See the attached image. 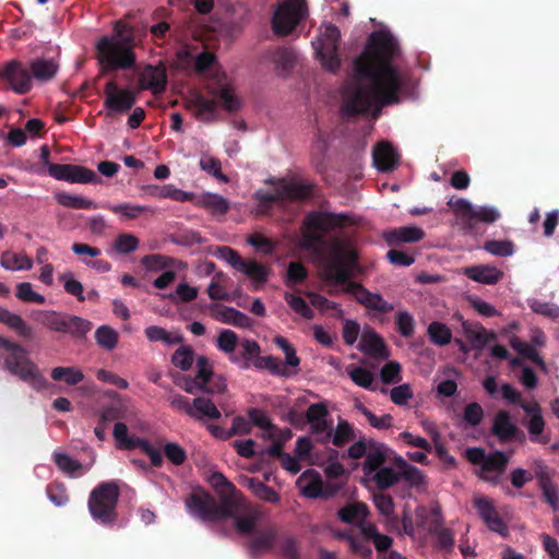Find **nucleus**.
<instances>
[{
    "label": "nucleus",
    "mask_w": 559,
    "mask_h": 559,
    "mask_svg": "<svg viewBox=\"0 0 559 559\" xmlns=\"http://www.w3.org/2000/svg\"><path fill=\"white\" fill-rule=\"evenodd\" d=\"M508 462V455L503 452L495 451L486 455L477 474L481 479L496 485L500 481Z\"/></svg>",
    "instance_id": "412c9836"
},
{
    "label": "nucleus",
    "mask_w": 559,
    "mask_h": 559,
    "mask_svg": "<svg viewBox=\"0 0 559 559\" xmlns=\"http://www.w3.org/2000/svg\"><path fill=\"white\" fill-rule=\"evenodd\" d=\"M112 436L117 441L119 449L130 450L140 448L151 460L152 465L160 466L163 455L158 449L153 447L147 440L128 435V427L124 423L118 421L114 426Z\"/></svg>",
    "instance_id": "ddd939ff"
},
{
    "label": "nucleus",
    "mask_w": 559,
    "mask_h": 559,
    "mask_svg": "<svg viewBox=\"0 0 559 559\" xmlns=\"http://www.w3.org/2000/svg\"><path fill=\"white\" fill-rule=\"evenodd\" d=\"M139 85L141 90H147L155 95L162 94L167 86L166 68L162 63L146 66L140 74Z\"/></svg>",
    "instance_id": "5701e85b"
},
{
    "label": "nucleus",
    "mask_w": 559,
    "mask_h": 559,
    "mask_svg": "<svg viewBox=\"0 0 559 559\" xmlns=\"http://www.w3.org/2000/svg\"><path fill=\"white\" fill-rule=\"evenodd\" d=\"M199 166H200V168L203 171L212 175L218 181L225 182V183L229 181V178L222 173V170H221V167H222L221 162L216 157L203 154L200 157Z\"/></svg>",
    "instance_id": "bf43d9fd"
},
{
    "label": "nucleus",
    "mask_w": 559,
    "mask_h": 559,
    "mask_svg": "<svg viewBox=\"0 0 559 559\" xmlns=\"http://www.w3.org/2000/svg\"><path fill=\"white\" fill-rule=\"evenodd\" d=\"M104 420H119L124 419L131 425H138L141 429L144 425L139 419V413L134 407H130L126 402L118 400L110 406L105 408L102 413Z\"/></svg>",
    "instance_id": "cd10ccee"
},
{
    "label": "nucleus",
    "mask_w": 559,
    "mask_h": 559,
    "mask_svg": "<svg viewBox=\"0 0 559 559\" xmlns=\"http://www.w3.org/2000/svg\"><path fill=\"white\" fill-rule=\"evenodd\" d=\"M119 334L109 325H100L95 331V340L99 347L105 350H112L118 344Z\"/></svg>",
    "instance_id": "5fc2aeb1"
},
{
    "label": "nucleus",
    "mask_w": 559,
    "mask_h": 559,
    "mask_svg": "<svg viewBox=\"0 0 559 559\" xmlns=\"http://www.w3.org/2000/svg\"><path fill=\"white\" fill-rule=\"evenodd\" d=\"M151 342H162L167 346L176 345L182 342V335L178 331H167L158 325H150L144 331Z\"/></svg>",
    "instance_id": "58836bf2"
},
{
    "label": "nucleus",
    "mask_w": 559,
    "mask_h": 559,
    "mask_svg": "<svg viewBox=\"0 0 559 559\" xmlns=\"http://www.w3.org/2000/svg\"><path fill=\"white\" fill-rule=\"evenodd\" d=\"M114 31L112 35L100 37L96 44L102 69L103 71L131 69L136 62L133 51V31L122 21L115 23Z\"/></svg>",
    "instance_id": "20e7f679"
},
{
    "label": "nucleus",
    "mask_w": 559,
    "mask_h": 559,
    "mask_svg": "<svg viewBox=\"0 0 559 559\" xmlns=\"http://www.w3.org/2000/svg\"><path fill=\"white\" fill-rule=\"evenodd\" d=\"M48 174L56 180L70 183H92L98 181L95 171L72 164H48Z\"/></svg>",
    "instance_id": "dca6fc26"
},
{
    "label": "nucleus",
    "mask_w": 559,
    "mask_h": 559,
    "mask_svg": "<svg viewBox=\"0 0 559 559\" xmlns=\"http://www.w3.org/2000/svg\"><path fill=\"white\" fill-rule=\"evenodd\" d=\"M239 343L238 335L233 330H222L216 340L217 348L229 357L234 356L236 346Z\"/></svg>",
    "instance_id": "69168bd1"
},
{
    "label": "nucleus",
    "mask_w": 559,
    "mask_h": 559,
    "mask_svg": "<svg viewBox=\"0 0 559 559\" xmlns=\"http://www.w3.org/2000/svg\"><path fill=\"white\" fill-rule=\"evenodd\" d=\"M274 344L284 353L285 355V365L286 368L293 367L297 368L300 364V359L296 355V349L294 346L283 336H276L274 338Z\"/></svg>",
    "instance_id": "338daca9"
},
{
    "label": "nucleus",
    "mask_w": 559,
    "mask_h": 559,
    "mask_svg": "<svg viewBox=\"0 0 559 559\" xmlns=\"http://www.w3.org/2000/svg\"><path fill=\"white\" fill-rule=\"evenodd\" d=\"M271 59L277 73L285 75L293 69L297 60V53L293 49L282 47L272 52Z\"/></svg>",
    "instance_id": "4c0bfd02"
},
{
    "label": "nucleus",
    "mask_w": 559,
    "mask_h": 559,
    "mask_svg": "<svg viewBox=\"0 0 559 559\" xmlns=\"http://www.w3.org/2000/svg\"><path fill=\"white\" fill-rule=\"evenodd\" d=\"M376 450L383 452L388 450V447L384 443L374 441L372 439L359 440L348 448L347 453L352 459H359L365 456V461H368L369 455L376 452Z\"/></svg>",
    "instance_id": "e433bc0d"
},
{
    "label": "nucleus",
    "mask_w": 559,
    "mask_h": 559,
    "mask_svg": "<svg viewBox=\"0 0 559 559\" xmlns=\"http://www.w3.org/2000/svg\"><path fill=\"white\" fill-rule=\"evenodd\" d=\"M448 205L453 209L466 231H473L475 223L492 224L501 217L500 211L496 206H477L465 198H451L448 201Z\"/></svg>",
    "instance_id": "1a4fd4ad"
},
{
    "label": "nucleus",
    "mask_w": 559,
    "mask_h": 559,
    "mask_svg": "<svg viewBox=\"0 0 559 559\" xmlns=\"http://www.w3.org/2000/svg\"><path fill=\"white\" fill-rule=\"evenodd\" d=\"M474 507L476 508L479 516L485 522L486 526L500 535H507L508 528L504 522L498 514L497 509L492 502L484 497H477L474 499Z\"/></svg>",
    "instance_id": "b1692460"
},
{
    "label": "nucleus",
    "mask_w": 559,
    "mask_h": 559,
    "mask_svg": "<svg viewBox=\"0 0 559 559\" xmlns=\"http://www.w3.org/2000/svg\"><path fill=\"white\" fill-rule=\"evenodd\" d=\"M207 93L217 99L228 114L238 112L243 107V99L224 74H216L215 82L207 85Z\"/></svg>",
    "instance_id": "4468645a"
},
{
    "label": "nucleus",
    "mask_w": 559,
    "mask_h": 559,
    "mask_svg": "<svg viewBox=\"0 0 559 559\" xmlns=\"http://www.w3.org/2000/svg\"><path fill=\"white\" fill-rule=\"evenodd\" d=\"M347 373L352 381L364 389L374 391L378 388V382L374 374L361 367H350L347 369Z\"/></svg>",
    "instance_id": "a18cd8bd"
},
{
    "label": "nucleus",
    "mask_w": 559,
    "mask_h": 559,
    "mask_svg": "<svg viewBox=\"0 0 559 559\" xmlns=\"http://www.w3.org/2000/svg\"><path fill=\"white\" fill-rule=\"evenodd\" d=\"M194 361V352L188 345H182L176 349L171 357V364L180 370H189Z\"/></svg>",
    "instance_id": "0e129e2a"
},
{
    "label": "nucleus",
    "mask_w": 559,
    "mask_h": 559,
    "mask_svg": "<svg viewBox=\"0 0 559 559\" xmlns=\"http://www.w3.org/2000/svg\"><path fill=\"white\" fill-rule=\"evenodd\" d=\"M400 48L385 28L369 35L365 50L354 59L342 91L344 116L370 114L377 118L384 106L397 104L406 73L397 59Z\"/></svg>",
    "instance_id": "f257e3e1"
},
{
    "label": "nucleus",
    "mask_w": 559,
    "mask_h": 559,
    "mask_svg": "<svg viewBox=\"0 0 559 559\" xmlns=\"http://www.w3.org/2000/svg\"><path fill=\"white\" fill-rule=\"evenodd\" d=\"M213 318L224 324H229L236 328L250 329L253 321L246 313L228 306L215 305L211 307Z\"/></svg>",
    "instance_id": "393cba45"
},
{
    "label": "nucleus",
    "mask_w": 559,
    "mask_h": 559,
    "mask_svg": "<svg viewBox=\"0 0 559 559\" xmlns=\"http://www.w3.org/2000/svg\"><path fill=\"white\" fill-rule=\"evenodd\" d=\"M104 105L109 112L122 114L132 108L135 104V94L126 88H119L114 81L106 83Z\"/></svg>",
    "instance_id": "f3484780"
},
{
    "label": "nucleus",
    "mask_w": 559,
    "mask_h": 559,
    "mask_svg": "<svg viewBox=\"0 0 559 559\" xmlns=\"http://www.w3.org/2000/svg\"><path fill=\"white\" fill-rule=\"evenodd\" d=\"M462 332L475 350L484 349L488 343L497 337L495 332L487 331L481 324L468 321L462 322Z\"/></svg>",
    "instance_id": "bb28decb"
},
{
    "label": "nucleus",
    "mask_w": 559,
    "mask_h": 559,
    "mask_svg": "<svg viewBox=\"0 0 559 559\" xmlns=\"http://www.w3.org/2000/svg\"><path fill=\"white\" fill-rule=\"evenodd\" d=\"M311 306L317 308L323 313H329L330 310H333L332 316L342 319L344 316V310L341 305L334 301L329 300L322 295L316 293L308 294Z\"/></svg>",
    "instance_id": "864d4df0"
},
{
    "label": "nucleus",
    "mask_w": 559,
    "mask_h": 559,
    "mask_svg": "<svg viewBox=\"0 0 559 559\" xmlns=\"http://www.w3.org/2000/svg\"><path fill=\"white\" fill-rule=\"evenodd\" d=\"M236 531L246 536H251L250 548L252 552H261L269 550L276 537L275 531L271 526H266L263 523V513L259 509V518L255 521L252 530L248 533Z\"/></svg>",
    "instance_id": "6ab92c4d"
},
{
    "label": "nucleus",
    "mask_w": 559,
    "mask_h": 559,
    "mask_svg": "<svg viewBox=\"0 0 559 559\" xmlns=\"http://www.w3.org/2000/svg\"><path fill=\"white\" fill-rule=\"evenodd\" d=\"M359 350L379 359H385L390 353L382 337L372 329H364L358 344Z\"/></svg>",
    "instance_id": "a878e982"
},
{
    "label": "nucleus",
    "mask_w": 559,
    "mask_h": 559,
    "mask_svg": "<svg viewBox=\"0 0 559 559\" xmlns=\"http://www.w3.org/2000/svg\"><path fill=\"white\" fill-rule=\"evenodd\" d=\"M372 159L378 170L391 171L399 164V154L389 142L382 141L373 148Z\"/></svg>",
    "instance_id": "c85d7f7f"
},
{
    "label": "nucleus",
    "mask_w": 559,
    "mask_h": 559,
    "mask_svg": "<svg viewBox=\"0 0 559 559\" xmlns=\"http://www.w3.org/2000/svg\"><path fill=\"white\" fill-rule=\"evenodd\" d=\"M393 461L399 464V480L401 478H405L412 485H420L424 481L421 472L417 467L407 463L404 457L393 455Z\"/></svg>",
    "instance_id": "09e8293b"
},
{
    "label": "nucleus",
    "mask_w": 559,
    "mask_h": 559,
    "mask_svg": "<svg viewBox=\"0 0 559 559\" xmlns=\"http://www.w3.org/2000/svg\"><path fill=\"white\" fill-rule=\"evenodd\" d=\"M51 378L55 381H63L69 385H75L83 381V372L75 367H56L51 370Z\"/></svg>",
    "instance_id": "6e6d98bb"
},
{
    "label": "nucleus",
    "mask_w": 559,
    "mask_h": 559,
    "mask_svg": "<svg viewBox=\"0 0 559 559\" xmlns=\"http://www.w3.org/2000/svg\"><path fill=\"white\" fill-rule=\"evenodd\" d=\"M425 237V231L415 225L402 226L385 234L389 245H397L400 242H417Z\"/></svg>",
    "instance_id": "473e14b6"
},
{
    "label": "nucleus",
    "mask_w": 559,
    "mask_h": 559,
    "mask_svg": "<svg viewBox=\"0 0 559 559\" xmlns=\"http://www.w3.org/2000/svg\"><path fill=\"white\" fill-rule=\"evenodd\" d=\"M66 313H59L56 311H41L36 320L51 331L63 333L66 330Z\"/></svg>",
    "instance_id": "4d7b16f0"
},
{
    "label": "nucleus",
    "mask_w": 559,
    "mask_h": 559,
    "mask_svg": "<svg viewBox=\"0 0 559 559\" xmlns=\"http://www.w3.org/2000/svg\"><path fill=\"white\" fill-rule=\"evenodd\" d=\"M0 357L3 358L4 369L32 389L44 391L48 388V381L21 345L0 336Z\"/></svg>",
    "instance_id": "39448f33"
},
{
    "label": "nucleus",
    "mask_w": 559,
    "mask_h": 559,
    "mask_svg": "<svg viewBox=\"0 0 559 559\" xmlns=\"http://www.w3.org/2000/svg\"><path fill=\"white\" fill-rule=\"evenodd\" d=\"M197 374L195 377L185 378L183 389L186 392L195 394L198 392H205L209 394H219L225 392L226 382L222 376L213 373L210 361L200 356L195 360Z\"/></svg>",
    "instance_id": "9d476101"
},
{
    "label": "nucleus",
    "mask_w": 559,
    "mask_h": 559,
    "mask_svg": "<svg viewBox=\"0 0 559 559\" xmlns=\"http://www.w3.org/2000/svg\"><path fill=\"white\" fill-rule=\"evenodd\" d=\"M211 483L219 490V501L204 491H194L186 499L188 513L201 522L233 518L239 532H250L259 518V508L246 503L241 493L222 473H213Z\"/></svg>",
    "instance_id": "7ed1b4c3"
},
{
    "label": "nucleus",
    "mask_w": 559,
    "mask_h": 559,
    "mask_svg": "<svg viewBox=\"0 0 559 559\" xmlns=\"http://www.w3.org/2000/svg\"><path fill=\"white\" fill-rule=\"evenodd\" d=\"M306 420L309 424L310 432L322 443L330 442L332 419L323 403L311 404L306 411Z\"/></svg>",
    "instance_id": "2eb2a0df"
},
{
    "label": "nucleus",
    "mask_w": 559,
    "mask_h": 559,
    "mask_svg": "<svg viewBox=\"0 0 559 559\" xmlns=\"http://www.w3.org/2000/svg\"><path fill=\"white\" fill-rule=\"evenodd\" d=\"M254 366L259 369H266L275 376L288 377L290 374L286 366L282 365L281 361L273 356L258 357L254 361Z\"/></svg>",
    "instance_id": "e2e57ef3"
},
{
    "label": "nucleus",
    "mask_w": 559,
    "mask_h": 559,
    "mask_svg": "<svg viewBox=\"0 0 559 559\" xmlns=\"http://www.w3.org/2000/svg\"><path fill=\"white\" fill-rule=\"evenodd\" d=\"M296 484L305 497L318 498L325 496L322 487L321 476L313 469L304 472L298 477Z\"/></svg>",
    "instance_id": "c756f323"
},
{
    "label": "nucleus",
    "mask_w": 559,
    "mask_h": 559,
    "mask_svg": "<svg viewBox=\"0 0 559 559\" xmlns=\"http://www.w3.org/2000/svg\"><path fill=\"white\" fill-rule=\"evenodd\" d=\"M0 78L7 81L16 94H25L32 87V75L28 69L16 60H12L3 67Z\"/></svg>",
    "instance_id": "a211bd4d"
},
{
    "label": "nucleus",
    "mask_w": 559,
    "mask_h": 559,
    "mask_svg": "<svg viewBox=\"0 0 559 559\" xmlns=\"http://www.w3.org/2000/svg\"><path fill=\"white\" fill-rule=\"evenodd\" d=\"M510 345L521 356L530 359L532 362L536 364L544 372H547V366L543 357L531 343H526L520 340L518 336H512L510 338Z\"/></svg>",
    "instance_id": "ea45409f"
},
{
    "label": "nucleus",
    "mask_w": 559,
    "mask_h": 559,
    "mask_svg": "<svg viewBox=\"0 0 559 559\" xmlns=\"http://www.w3.org/2000/svg\"><path fill=\"white\" fill-rule=\"evenodd\" d=\"M331 439L330 441L336 445L341 447L347 442H349L354 438V431L352 426L345 421L340 420L337 426L333 428L331 427Z\"/></svg>",
    "instance_id": "680f3d73"
},
{
    "label": "nucleus",
    "mask_w": 559,
    "mask_h": 559,
    "mask_svg": "<svg viewBox=\"0 0 559 559\" xmlns=\"http://www.w3.org/2000/svg\"><path fill=\"white\" fill-rule=\"evenodd\" d=\"M285 300L288 306L302 319L311 320L313 318L314 313L312 309L301 297L286 293Z\"/></svg>",
    "instance_id": "774afa93"
},
{
    "label": "nucleus",
    "mask_w": 559,
    "mask_h": 559,
    "mask_svg": "<svg viewBox=\"0 0 559 559\" xmlns=\"http://www.w3.org/2000/svg\"><path fill=\"white\" fill-rule=\"evenodd\" d=\"M340 31L336 26L326 23L320 27L319 35L312 40L316 57L323 70L335 73L341 67Z\"/></svg>",
    "instance_id": "0eeeda50"
},
{
    "label": "nucleus",
    "mask_w": 559,
    "mask_h": 559,
    "mask_svg": "<svg viewBox=\"0 0 559 559\" xmlns=\"http://www.w3.org/2000/svg\"><path fill=\"white\" fill-rule=\"evenodd\" d=\"M243 485L249 488L254 493V496L262 500L269 502H276L280 500V497L275 490L257 478L246 477L243 479Z\"/></svg>",
    "instance_id": "de8ad7c7"
},
{
    "label": "nucleus",
    "mask_w": 559,
    "mask_h": 559,
    "mask_svg": "<svg viewBox=\"0 0 559 559\" xmlns=\"http://www.w3.org/2000/svg\"><path fill=\"white\" fill-rule=\"evenodd\" d=\"M340 520L344 523L356 524L361 530L362 524H369L366 522L367 509L362 503H352L345 506L338 511Z\"/></svg>",
    "instance_id": "a19ab883"
},
{
    "label": "nucleus",
    "mask_w": 559,
    "mask_h": 559,
    "mask_svg": "<svg viewBox=\"0 0 559 559\" xmlns=\"http://www.w3.org/2000/svg\"><path fill=\"white\" fill-rule=\"evenodd\" d=\"M52 457L53 462L62 473L72 477L81 475L80 471L82 468V464L78 460L71 457L69 454L62 452H53Z\"/></svg>",
    "instance_id": "603ef678"
},
{
    "label": "nucleus",
    "mask_w": 559,
    "mask_h": 559,
    "mask_svg": "<svg viewBox=\"0 0 559 559\" xmlns=\"http://www.w3.org/2000/svg\"><path fill=\"white\" fill-rule=\"evenodd\" d=\"M55 198L60 205L66 207L85 210L97 209V203L81 195L59 192L55 195Z\"/></svg>",
    "instance_id": "49530a36"
},
{
    "label": "nucleus",
    "mask_w": 559,
    "mask_h": 559,
    "mask_svg": "<svg viewBox=\"0 0 559 559\" xmlns=\"http://www.w3.org/2000/svg\"><path fill=\"white\" fill-rule=\"evenodd\" d=\"M216 257L225 261L237 272L249 277L254 289H259L269 277V269L254 260H243L239 253L230 247H221L217 249Z\"/></svg>",
    "instance_id": "9b49d317"
},
{
    "label": "nucleus",
    "mask_w": 559,
    "mask_h": 559,
    "mask_svg": "<svg viewBox=\"0 0 559 559\" xmlns=\"http://www.w3.org/2000/svg\"><path fill=\"white\" fill-rule=\"evenodd\" d=\"M29 68L34 79L46 82L56 75L59 64L53 58L39 57L31 61Z\"/></svg>",
    "instance_id": "72a5a7b5"
},
{
    "label": "nucleus",
    "mask_w": 559,
    "mask_h": 559,
    "mask_svg": "<svg viewBox=\"0 0 559 559\" xmlns=\"http://www.w3.org/2000/svg\"><path fill=\"white\" fill-rule=\"evenodd\" d=\"M492 431L501 441H509L515 436L518 429L509 414L500 411L495 417Z\"/></svg>",
    "instance_id": "c9c22d12"
},
{
    "label": "nucleus",
    "mask_w": 559,
    "mask_h": 559,
    "mask_svg": "<svg viewBox=\"0 0 559 559\" xmlns=\"http://www.w3.org/2000/svg\"><path fill=\"white\" fill-rule=\"evenodd\" d=\"M307 15L305 0H281L272 19V27L275 34L285 36Z\"/></svg>",
    "instance_id": "f8f14e48"
},
{
    "label": "nucleus",
    "mask_w": 559,
    "mask_h": 559,
    "mask_svg": "<svg viewBox=\"0 0 559 559\" xmlns=\"http://www.w3.org/2000/svg\"><path fill=\"white\" fill-rule=\"evenodd\" d=\"M190 417L198 420H202L205 417L210 419H218L221 417V412L211 400L197 397L193 400L192 414Z\"/></svg>",
    "instance_id": "79ce46f5"
},
{
    "label": "nucleus",
    "mask_w": 559,
    "mask_h": 559,
    "mask_svg": "<svg viewBox=\"0 0 559 559\" xmlns=\"http://www.w3.org/2000/svg\"><path fill=\"white\" fill-rule=\"evenodd\" d=\"M141 262H142V265L147 271L158 272V271H165L167 269H170L174 265L175 260L169 257L155 253V254H148V255L143 257Z\"/></svg>",
    "instance_id": "052dcab7"
},
{
    "label": "nucleus",
    "mask_w": 559,
    "mask_h": 559,
    "mask_svg": "<svg viewBox=\"0 0 559 559\" xmlns=\"http://www.w3.org/2000/svg\"><path fill=\"white\" fill-rule=\"evenodd\" d=\"M63 333L74 337H84L92 329V322L78 316L67 314Z\"/></svg>",
    "instance_id": "3c124183"
},
{
    "label": "nucleus",
    "mask_w": 559,
    "mask_h": 559,
    "mask_svg": "<svg viewBox=\"0 0 559 559\" xmlns=\"http://www.w3.org/2000/svg\"><path fill=\"white\" fill-rule=\"evenodd\" d=\"M361 534L366 539L373 543L378 551L388 550L392 545V538L388 535L378 533V530L373 524H362Z\"/></svg>",
    "instance_id": "8fccbe9b"
},
{
    "label": "nucleus",
    "mask_w": 559,
    "mask_h": 559,
    "mask_svg": "<svg viewBox=\"0 0 559 559\" xmlns=\"http://www.w3.org/2000/svg\"><path fill=\"white\" fill-rule=\"evenodd\" d=\"M344 215L332 213H310L304 223L301 246L305 249L329 250V258L324 263V278L329 283L342 285L343 292L350 294L367 310L376 313H388L394 309L393 304L386 301L380 294L367 290L358 283L349 280L358 272L357 252L352 240L344 236H333L329 240L323 237L344 225Z\"/></svg>",
    "instance_id": "f03ea898"
},
{
    "label": "nucleus",
    "mask_w": 559,
    "mask_h": 559,
    "mask_svg": "<svg viewBox=\"0 0 559 559\" xmlns=\"http://www.w3.org/2000/svg\"><path fill=\"white\" fill-rule=\"evenodd\" d=\"M119 499V488L112 483H102L92 492L88 499V510L92 518L104 525L116 521V508Z\"/></svg>",
    "instance_id": "6e6552de"
},
{
    "label": "nucleus",
    "mask_w": 559,
    "mask_h": 559,
    "mask_svg": "<svg viewBox=\"0 0 559 559\" xmlns=\"http://www.w3.org/2000/svg\"><path fill=\"white\" fill-rule=\"evenodd\" d=\"M464 274L480 284H497L503 276V273L492 265H476L464 270Z\"/></svg>",
    "instance_id": "7c9ffc66"
},
{
    "label": "nucleus",
    "mask_w": 559,
    "mask_h": 559,
    "mask_svg": "<svg viewBox=\"0 0 559 559\" xmlns=\"http://www.w3.org/2000/svg\"><path fill=\"white\" fill-rule=\"evenodd\" d=\"M188 108L193 116L202 122H213L219 117L217 102L205 97L201 93H193L188 99Z\"/></svg>",
    "instance_id": "4be33fe9"
},
{
    "label": "nucleus",
    "mask_w": 559,
    "mask_h": 559,
    "mask_svg": "<svg viewBox=\"0 0 559 559\" xmlns=\"http://www.w3.org/2000/svg\"><path fill=\"white\" fill-rule=\"evenodd\" d=\"M429 341L437 346H445L452 341L451 329L439 321H432L427 328Z\"/></svg>",
    "instance_id": "37998d69"
},
{
    "label": "nucleus",
    "mask_w": 559,
    "mask_h": 559,
    "mask_svg": "<svg viewBox=\"0 0 559 559\" xmlns=\"http://www.w3.org/2000/svg\"><path fill=\"white\" fill-rule=\"evenodd\" d=\"M310 194V187L297 182L283 183L275 192L257 191L255 199L269 204L282 199H305Z\"/></svg>",
    "instance_id": "aec40b11"
},
{
    "label": "nucleus",
    "mask_w": 559,
    "mask_h": 559,
    "mask_svg": "<svg viewBox=\"0 0 559 559\" xmlns=\"http://www.w3.org/2000/svg\"><path fill=\"white\" fill-rule=\"evenodd\" d=\"M521 408L528 416L526 427L531 435V439L535 441L536 438L542 435L545 427L542 408L535 401L531 403H521Z\"/></svg>",
    "instance_id": "2f4dec72"
},
{
    "label": "nucleus",
    "mask_w": 559,
    "mask_h": 559,
    "mask_svg": "<svg viewBox=\"0 0 559 559\" xmlns=\"http://www.w3.org/2000/svg\"><path fill=\"white\" fill-rule=\"evenodd\" d=\"M197 205L202 206L210 211L212 214L224 215L230 209L229 201L218 193L204 192L198 200Z\"/></svg>",
    "instance_id": "f704fd0d"
},
{
    "label": "nucleus",
    "mask_w": 559,
    "mask_h": 559,
    "mask_svg": "<svg viewBox=\"0 0 559 559\" xmlns=\"http://www.w3.org/2000/svg\"><path fill=\"white\" fill-rule=\"evenodd\" d=\"M239 345L242 348V356H231L229 357V360L233 364L239 365L241 368H248L249 361L255 357L258 358V356L260 355V345L258 344V342L252 340H242L241 342H239Z\"/></svg>",
    "instance_id": "c03bdc74"
},
{
    "label": "nucleus",
    "mask_w": 559,
    "mask_h": 559,
    "mask_svg": "<svg viewBox=\"0 0 559 559\" xmlns=\"http://www.w3.org/2000/svg\"><path fill=\"white\" fill-rule=\"evenodd\" d=\"M0 264L10 271L31 270L33 266V262L27 255L10 253H3Z\"/></svg>",
    "instance_id": "13d9d810"
},
{
    "label": "nucleus",
    "mask_w": 559,
    "mask_h": 559,
    "mask_svg": "<svg viewBox=\"0 0 559 559\" xmlns=\"http://www.w3.org/2000/svg\"><path fill=\"white\" fill-rule=\"evenodd\" d=\"M396 455L388 448L386 451L371 453L362 464L364 480L383 490L399 481V464L393 461Z\"/></svg>",
    "instance_id": "423d86ee"
}]
</instances>
